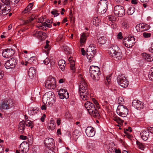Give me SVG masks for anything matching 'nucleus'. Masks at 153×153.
<instances>
[{
	"instance_id": "nucleus-7",
	"label": "nucleus",
	"mask_w": 153,
	"mask_h": 153,
	"mask_svg": "<svg viewBox=\"0 0 153 153\" xmlns=\"http://www.w3.org/2000/svg\"><path fill=\"white\" fill-rule=\"evenodd\" d=\"M87 57L90 60L96 54V50L95 45L92 44H91L87 48Z\"/></svg>"
},
{
	"instance_id": "nucleus-38",
	"label": "nucleus",
	"mask_w": 153,
	"mask_h": 153,
	"mask_svg": "<svg viewBox=\"0 0 153 153\" xmlns=\"http://www.w3.org/2000/svg\"><path fill=\"white\" fill-rule=\"evenodd\" d=\"M121 27L125 29H127L129 27V25L128 22L124 21L121 24Z\"/></svg>"
},
{
	"instance_id": "nucleus-63",
	"label": "nucleus",
	"mask_w": 153,
	"mask_h": 153,
	"mask_svg": "<svg viewBox=\"0 0 153 153\" xmlns=\"http://www.w3.org/2000/svg\"><path fill=\"white\" fill-rule=\"evenodd\" d=\"M20 138L22 140H25L27 139V137L23 135H21L20 136Z\"/></svg>"
},
{
	"instance_id": "nucleus-30",
	"label": "nucleus",
	"mask_w": 153,
	"mask_h": 153,
	"mask_svg": "<svg viewBox=\"0 0 153 153\" xmlns=\"http://www.w3.org/2000/svg\"><path fill=\"white\" fill-rule=\"evenodd\" d=\"M25 127V122L22 121L19 122L18 125V129L22 132H23Z\"/></svg>"
},
{
	"instance_id": "nucleus-22",
	"label": "nucleus",
	"mask_w": 153,
	"mask_h": 153,
	"mask_svg": "<svg viewBox=\"0 0 153 153\" xmlns=\"http://www.w3.org/2000/svg\"><path fill=\"white\" fill-rule=\"evenodd\" d=\"M85 133L87 135L88 137H93L95 134V131L93 127H88L85 129Z\"/></svg>"
},
{
	"instance_id": "nucleus-62",
	"label": "nucleus",
	"mask_w": 153,
	"mask_h": 153,
	"mask_svg": "<svg viewBox=\"0 0 153 153\" xmlns=\"http://www.w3.org/2000/svg\"><path fill=\"white\" fill-rule=\"evenodd\" d=\"M117 38L120 39H122L123 38L122 33L121 32L119 33L117 35Z\"/></svg>"
},
{
	"instance_id": "nucleus-11",
	"label": "nucleus",
	"mask_w": 153,
	"mask_h": 153,
	"mask_svg": "<svg viewBox=\"0 0 153 153\" xmlns=\"http://www.w3.org/2000/svg\"><path fill=\"white\" fill-rule=\"evenodd\" d=\"M45 85L46 88L54 89L56 85L55 79L51 77H49L45 81Z\"/></svg>"
},
{
	"instance_id": "nucleus-17",
	"label": "nucleus",
	"mask_w": 153,
	"mask_h": 153,
	"mask_svg": "<svg viewBox=\"0 0 153 153\" xmlns=\"http://www.w3.org/2000/svg\"><path fill=\"white\" fill-rule=\"evenodd\" d=\"M149 25L144 23H140L136 26V29L137 32H143L149 29Z\"/></svg>"
},
{
	"instance_id": "nucleus-3",
	"label": "nucleus",
	"mask_w": 153,
	"mask_h": 153,
	"mask_svg": "<svg viewBox=\"0 0 153 153\" xmlns=\"http://www.w3.org/2000/svg\"><path fill=\"white\" fill-rule=\"evenodd\" d=\"M108 53L111 56L117 59H120L122 56L121 52L117 45H114L109 48Z\"/></svg>"
},
{
	"instance_id": "nucleus-45",
	"label": "nucleus",
	"mask_w": 153,
	"mask_h": 153,
	"mask_svg": "<svg viewBox=\"0 0 153 153\" xmlns=\"http://www.w3.org/2000/svg\"><path fill=\"white\" fill-rule=\"evenodd\" d=\"M71 69L73 71L72 72H74L75 70V62L73 61H72L70 63Z\"/></svg>"
},
{
	"instance_id": "nucleus-26",
	"label": "nucleus",
	"mask_w": 153,
	"mask_h": 153,
	"mask_svg": "<svg viewBox=\"0 0 153 153\" xmlns=\"http://www.w3.org/2000/svg\"><path fill=\"white\" fill-rule=\"evenodd\" d=\"M28 74L30 78L32 79L36 76V71L33 67H30L28 71Z\"/></svg>"
},
{
	"instance_id": "nucleus-60",
	"label": "nucleus",
	"mask_w": 153,
	"mask_h": 153,
	"mask_svg": "<svg viewBox=\"0 0 153 153\" xmlns=\"http://www.w3.org/2000/svg\"><path fill=\"white\" fill-rule=\"evenodd\" d=\"M20 0H10V1L12 4H16L19 2Z\"/></svg>"
},
{
	"instance_id": "nucleus-34",
	"label": "nucleus",
	"mask_w": 153,
	"mask_h": 153,
	"mask_svg": "<svg viewBox=\"0 0 153 153\" xmlns=\"http://www.w3.org/2000/svg\"><path fill=\"white\" fill-rule=\"evenodd\" d=\"M9 60L11 69L14 68L17 64L16 60L13 58H12Z\"/></svg>"
},
{
	"instance_id": "nucleus-54",
	"label": "nucleus",
	"mask_w": 153,
	"mask_h": 153,
	"mask_svg": "<svg viewBox=\"0 0 153 153\" xmlns=\"http://www.w3.org/2000/svg\"><path fill=\"white\" fill-rule=\"evenodd\" d=\"M146 59L147 60V61L150 62L152 61L153 60V59L150 55L148 54L147 57H146Z\"/></svg>"
},
{
	"instance_id": "nucleus-6",
	"label": "nucleus",
	"mask_w": 153,
	"mask_h": 153,
	"mask_svg": "<svg viewBox=\"0 0 153 153\" xmlns=\"http://www.w3.org/2000/svg\"><path fill=\"white\" fill-rule=\"evenodd\" d=\"M13 105V100L11 99H8L0 103V109L1 110H8L12 107Z\"/></svg>"
},
{
	"instance_id": "nucleus-41",
	"label": "nucleus",
	"mask_w": 153,
	"mask_h": 153,
	"mask_svg": "<svg viewBox=\"0 0 153 153\" xmlns=\"http://www.w3.org/2000/svg\"><path fill=\"white\" fill-rule=\"evenodd\" d=\"M25 124L26 126L30 127L31 128H32L33 126L32 122L28 120H25Z\"/></svg>"
},
{
	"instance_id": "nucleus-56",
	"label": "nucleus",
	"mask_w": 153,
	"mask_h": 153,
	"mask_svg": "<svg viewBox=\"0 0 153 153\" xmlns=\"http://www.w3.org/2000/svg\"><path fill=\"white\" fill-rule=\"evenodd\" d=\"M44 63L46 65H47L50 62V60L48 58H46L43 61Z\"/></svg>"
},
{
	"instance_id": "nucleus-39",
	"label": "nucleus",
	"mask_w": 153,
	"mask_h": 153,
	"mask_svg": "<svg viewBox=\"0 0 153 153\" xmlns=\"http://www.w3.org/2000/svg\"><path fill=\"white\" fill-rule=\"evenodd\" d=\"M100 21L98 17H94L93 20V24L95 25H98Z\"/></svg>"
},
{
	"instance_id": "nucleus-13",
	"label": "nucleus",
	"mask_w": 153,
	"mask_h": 153,
	"mask_svg": "<svg viewBox=\"0 0 153 153\" xmlns=\"http://www.w3.org/2000/svg\"><path fill=\"white\" fill-rule=\"evenodd\" d=\"M114 13L116 16L121 17L125 14L124 7L122 5H117L114 8Z\"/></svg>"
},
{
	"instance_id": "nucleus-33",
	"label": "nucleus",
	"mask_w": 153,
	"mask_h": 153,
	"mask_svg": "<svg viewBox=\"0 0 153 153\" xmlns=\"http://www.w3.org/2000/svg\"><path fill=\"white\" fill-rule=\"evenodd\" d=\"M136 143L137 147L139 149L142 151H143L145 149L146 147V145L145 144L143 143L138 141H137Z\"/></svg>"
},
{
	"instance_id": "nucleus-40",
	"label": "nucleus",
	"mask_w": 153,
	"mask_h": 153,
	"mask_svg": "<svg viewBox=\"0 0 153 153\" xmlns=\"http://www.w3.org/2000/svg\"><path fill=\"white\" fill-rule=\"evenodd\" d=\"M135 11V9L133 7H130L128 9L127 13L128 15H131L133 14Z\"/></svg>"
},
{
	"instance_id": "nucleus-55",
	"label": "nucleus",
	"mask_w": 153,
	"mask_h": 153,
	"mask_svg": "<svg viewBox=\"0 0 153 153\" xmlns=\"http://www.w3.org/2000/svg\"><path fill=\"white\" fill-rule=\"evenodd\" d=\"M40 90L39 88H35L34 91V94H36L37 95L40 96Z\"/></svg>"
},
{
	"instance_id": "nucleus-19",
	"label": "nucleus",
	"mask_w": 153,
	"mask_h": 153,
	"mask_svg": "<svg viewBox=\"0 0 153 153\" xmlns=\"http://www.w3.org/2000/svg\"><path fill=\"white\" fill-rule=\"evenodd\" d=\"M19 149L23 153L27 152L29 150V146L27 142L24 141L21 143L19 146Z\"/></svg>"
},
{
	"instance_id": "nucleus-49",
	"label": "nucleus",
	"mask_w": 153,
	"mask_h": 153,
	"mask_svg": "<svg viewBox=\"0 0 153 153\" xmlns=\"http://www.w3.org/2000/svg\"><path fill=\"white\" fill-rule=\"evenodd\" d=\"M4 66L5 68L7 69L11 68L10 65V62L9 61V60H8L4 64Z\"/></svg>"
},
{
	"instance_id": "nucleus-48",
	"label": "nucleus",
	"mask_w": 153,
	"mask_h": 153,
	"mask_svg": "<svg viewBox=\"0 0 153 153\" xmlns=\"http://www.w3.org/2000/svg\"><path fill=\"white\" fill-rule=\"evenodd\" d=\"M143 35L144 37L148 38L151 36V34L147 32H145L143 33Z\"/></svg>"
},
{
	"instance_id": "nucleus-12",
	"label": "nucleus",
	"mask_w": 153,
	"mask_h": 153,
	"mask_svg": "<svg viewBox=\"0 0 153 153\" xmlns=\"http://www.w3.org/2000/svg\"><path fill=\"white\" fill-rule=\"evenodd\" d=\"M135 43V38L131 36L124 38L123 41V44L127 48H131Z\"/></svg>"
},
{
	"instance_id": "nucleus-27",
	"label": "nucleus",
	"mask_w": 153,
	"mask_h": 153,
	"mask_svg": "<svg viewBox=\"0 0 153 153\" xmlns=\"http://www.w3.org/2000/svg\"><path fill=\"white\" fill-rule=\"evenodd\" d=\"M85 106L88 112L92 110V109H94L95 107L94 104L89 101H87L85 103Z\"/></svg>"
},
{
	"instance_id": "nucleus-52",
	"label": "nucleus",
	"mask_w": 153,
	"mask_h": 153,
	"mask_svg": "<svg viewBox=\"0 0 153 153\" xmlns=\"http://www.w3.org/2000/svg\"><path fill=\"white\" fill-rule=\"evenodd\" d=\"M2 2L5 4V5H9L10 4V0H1Z\"/></svg>"
},
{
	"instance_id": "nucleus-21",
	"label": "nucleus",
	"mask_w": 153,
	"mask_h": 153,
	"mask_svg": "<svg viewBox=\"0 0 153 153\" xmlns=\"http://www.w3.org/2000/svg\"><path fill=\"white\" fill-rule=\"evenodd\" d=\"M10 7L9 5H4L1 7L0 9V14L5 15L8 14L10 11Z\"/></svg>"
},
{
	"instance_id": "nucleus-14",
	"label": "nucleus",
	"mask_w": 153,
	"mask_h": 153,
	"mask_svg": "<svg viewBox=\"0 0 153 153\" xmlns=\"http://www.w3.org/2000/svg\"><path fill=\"white\" fill-rule=\"evenodd\" d=\"M44 144L48 147L55 150V143L54 139L51 138H46L44 141Z\"/></svg>"
},
{
	"instance_id": "nucleus-10",
	"label": "nucleus",
	"mask_w": 153,
	"mask_h": 153,
	"mask_svg": "<svg viewBox=\"0 0 153 153\" xmlns=\"http://www.w3.org/2000/svg\"><path fill=\"white\" fill-rule=\"evenodd\" d=\"M117 81L119 85L123 88H126L128 86V82L123 74L119 75L117 78Z\"/></svg>"
},
{
	"instance_id": "nucleus-16",
	"label": "nucleus",
	"mask_w": 153,
	"mask_h": 153,
	"mask_svg": "<svg viewBox=\"0 0 153 153\" xmlns=\"http://www.w3.org/2000/svg\"><path fill=\"white\" fill-rule=\"evenodd\" d=\"M32 35L33 36L37 37L41 40H44L47 37L46 34L41 31L35 30L33 33Z\"/></svg>"
},
{
	"instance_id": "nucleus-15",
	"label": "nucleus",
	"mask_w": 153,
	"mask_h": 153,
	"mask_svg": "<svg viewBox=\"0 0 153 153\" xmlns=\"http://www.w3.org/2000/svg\"><path fill=\"white\" fill-rule=\"evenodd\" d=\"M15 53L14 51L11 48H7L3 50L2 55L4 58H10Z\"/></svg>"
},
{
	"instance_id": "nucleus-20",
	"label": "nucleus",
	"mask_w": 153,
	"mask_h": 153,
	"mask_svg": "<svg viewBox=\"0 0 153 153\" xmlns=\"http://www.w3.org/2000/svg\"><path fill=\"white\" fill-rule=\"evenodd\" d=\"M132 106L138 110H140L144 107V103L138 100H134L132 102Z\"/></svg>"
},
{
	"instance_id": "nucleus-50",
	"label": "nucleus",
	"mask_w": 153,
	"mask_h": 153,
	"mask_svg": "<svg viewBox=\"0 0 153 153\" xmlns=\"http://www.w3.org/2000/svg\"><path fill=\"white\" fill-rule=\"evenodd\" d=\"M51 13L54 15V16H58L59 13H58V11L56 10H54L51 12Z\"/></svg>"
},
{
	"instance_id": "nucleus-42",
	"label": "nucleus",
	"mask_w": 153,
	"mask_h": 153,
	"mask_svg": "<svg viewBox=\"0 0 153 153\" xmlns=\"http://www.w3.org/2000/svg\"><path fill=\"white\" fill-rule=\"evenodd\" d=\"M148 77L149 80L153 81V67L150 69Z\"/></svg>"
},
{
	"instance_id": "nucleus-61",
	"label": "nucleus",
	"mask_w": 153,
	"mask_h": 153,
	"mask_svg": "<svg viewBox=\"0 0 153 153\" xmlns=\"http://www.w3.org/2000/svg\"><path fill=\"white\" fill-rule=\"evenodd\" d=\"M4 76V72L1 69H0V80Z\"/></svg>"
},
{
	"instance_id": "nucleus-47",
	"label": "nucleus",
	"mask_w": 153,
	"mask_h": 153,
	"mask_svg": "<svg viewBox=\"0 0 153 153\" xmlns=\"http://www.w3.org/2000/svg\"><path fill=\"white\" fill-rule=\"evenodd\" d=\"M115 148L113 146H110L107 150V152L108 153H114Z\"/></svg>"
},
{
	"instance_id": "nucleus-58",
	"label": "nucleus",
	"mask_w": 153,
	"mask_h": 153,
	"mask_svg": "<svg viewBox=\"0 0 153 153\" xmlns=\"http://www.w3.org/2000/svg\"><path fill=\"white\" fill-rule=\"evenodd\" d=\"M31 10L30 8H29L27 7L25 9V10L23 11V13L24 14L26 13L27 12H30Z\"/></svg>"
},
{
	"instance_id": "nucleus-37",
	"label": "nucleus",
	"mask_w": 153,
	"mask_h": 153,
	"mask_svg": "<svg viewBox=\"0 0 153 153\" xmlns=\"http://www.w3.org/2000/svg\"><path fill=\"white\" fill-rule=\"evenodd\" d=\"M22 53L26 61L28 60V58L31 56V54L30 53H28L26 50L23 51H22Z\"/></svg>"
},
{
	"instance_id": "nucleus-31",
	"label": "nucleus",
	"mask_w": 153,
	"mask_h": 153,
	"mask_svg": "<svg viewBox=\"0 0 153 153\" xmlns=\"http://www.w3.org/2000/svg\"><path fill=\"white\" fill-rule=\"evenodd\" d=\"M89 113L94 117H99L100 114L98 112V111L95 108H94V109H92V110L90 111Z\"/></svg>"
},
{
	"instance_id": "nucleus-1",
	"label": "nucleus",
	"mask_w": 153,
	"mask_h": 153,
	"mask_svg": "<svg viewBox=\"0 0 153 153\" xmlns=\"http://www.w3.org/2000/svg\"><path fill=\"white\" fill-rule=\"evenodd\" d=\"M80 96L83 100H88L89 98V88L86 82L84 80L82 81L79 85Z\"/></svg>"
},
{
	"instance_id": "nucleus-8",
	"label": "nucleus",
	"mask_w": 153,
	"mask_h": 153,
	"mask_svg": "<svg viewBox=\"0 0 153 153\" xmlns=\"http://www.w3.org/2000/svg\"><path fill=\"white\" fill-rule=\"evenodd\" d=\"M128 110L127 107L122 105H119L117 109V114L123 117H126L128 113Z\"/></svg>"
},
{
	"instance_id": "nucleus-2",
	"label": "nucleus",
	"mask_w": 153,
	"mask_h": 153,
	"mask_svg": "<svg viewBox=\"0 0 153 153\" xmlns=\"http://www.w3.org/2000/svg\"><path fill=\"white\" fill-rule=\"evenodd\" d=\"M42 101L44 104H46L49 107L53 106L55 101L54 93L52 91L45 93L43 96Z\"/></svg>"
},
{
	"instance_id": "nucleus-4",
	"label": "nucleus",
	"mask_w": 153,
	"mask_h": 153,
	"mask_svg": "<svg viewBox=\"0 0 153 153\" xmlns=\"http://www.w3.org/2000/svg\"><path fill=\"white\" fill-rule=\"evenodd\" d=\"M91 76L95 81H97L99 79L100 75V68L97 66H91L89 69Z\"/></svg>"
},
{
	"instance_id": "nucleus-18",
	"label": "nucleus",
	"mask_w": 153,
	"mask_h": 153,
	"mask_svg": "<svg viewBox=\"0 0 153 153\" xmlns=\"http://www.w3.org/2000/svg\"><path fill=\"white\" fill-rule=\"evenodd\" d=\"M58 95L61 99H67L69 97V93L65 88H61L59 91Z\"/></svg>"
},
{
	"instance_id": "nucleus-53",
	"label": "nucleus",
	"mask_w": 153,
	"mask_h": 153,
	"mask_svg": "<svg viewBox=\"0 0 153 153\" xmlns=\"http://www.w3.org/2000/svg\"><path fill=\"white\" fill-rule=\"evenodd\" d=\"M132 131V129L130 127H129L127 128L126 129V130H125L124 132L126 134H128V133L127 132H131Z\"/></svg>"
},
{
	"instance_id": "nucleus-25",
	"label": "nucleus",
	"mask_w": 153,
	"mask_h": 153,
	"mask_svg": "<svg viewBox=\"0 0 153 153\" xmlns=\"http://www.w3.org/2000/svg\"><path fill=\"white\" fill-rule=\"evenodd\" d=\"M141 137L144 140H147L149 136V133L147 130H143L140 133Z\"/></svg>"
},
{
	"instance_id": "nucleus-9",
	"label": "nucleus",
	"mask_w": 153,
	"mask_h": 153,
	"mask_svg": "<svg viewBox=\"0 0 153 153\" xmlns=\"http://www.w3.org/2000/svg\"><path fill=\"white\" fill-rule=\"evenodd\" d=\"M117 81L119 85L123 88H126L128 86V82L123 74L119 75L117 78Z\"/></svg>"
},
{
	"instance_id": "nucleus-43",
	"label": "nucleus",
	"mask_w": 153,
	"mask_h": 153,
	"mask_svg": "<svg viewBox=\"0 0 153 153\" xmlns=\"http://www.w3.org/2000/svg\"><path fill=\"white\" fill-rule=\"evenodd\" d=\"M81 134L80 131L78 129H75L73 132L74 137H77V138Z\"/></svg>"
},
{
	"instance_id": "nucleus-5",
	"label": "nucleus",
	"mask_w": 153,
	"mask_h": 153,
	"mask_svg": "<svg viewBox=\"0 0 153 153\" xmlns=\"http://www.w3.org/2000/svg\"><path fill=\"white\" fill-rule=\"evenodd\" d=\"M108 5V1L107 0H100L97 6V12L101 14H104L106 11Z\"/></svg>"
},
{
	"instance_id": "nucleus-59",
	"label": "nucleus",
	"mask_w": 153,
	"mask_h": 153,
	"mask_svg": "<svg viewBox=\"0 0 153 153\" xmlns=\"http://www.w3.org/2000/svg\"><path fill=\"white\" fill-rule=\"evenodd\" d=\"M147 131H148L149 133H150L152 134H153V127H149L148 128Z\"/></svg>"
},
{
	"instance_id": "nucleus-24",
	"label": "nucleus",
	"mask_w": 153,
	"mask_h": 153,
	"mask_svg": "<svg viewBox=\"0 0 153 153\" xmlns=\"http://www.w3.org/2000/svg\"><path fill=\"white\" fill-rule=\"evenodd\" d=\"M36 27L40 29L43 30H46V27L50 28L51 27V25L50 24L44 22L42 23L38 24L36 25Z\"/></svg>"
},
{
	"instance_id": "nucleus-28",
	"label": "nucleus",
	"mask_w": 153,
	"mask_h": 153,
	"mask_svg": "<svg viewBox=\"0 0 153 153\" xmlns=\"http://www.w3.org/2000/svg\"><path fill=\"white\" fill-rule=\"evenodd\" d=\"M112 119L118 124V125H117V126H121L123 125L124 122L123 120L121 119L119 117L117 116H113Z\"/></svg>"
},
{
	"instance_id": "nucleus-23",
	"label": "nucleus",
	"mask_w": 153,
	"mask_h": 153,
	"mask_svg": "<svg viewBox=\"0 0 153 153\" xmlns=\"http://www.w3.org/2000/svg\"><path fill=\"white\" fill-rule=\"evenodd\" d=\"M88 33H82L80 34V43L81 47L85 43L87 38L88 36Z\"/></svg>"
},
{
	"instance_id": "nucleus-35",
	"label": "nucleus",
	"mask_w": 153,
	"mask_h": 153,
	"mask_svg": "<svg viewBox=\"0 0 153 153\" xmlns=\"http://www.w3.org/2000/svg\"><path fill=\"white\" fill-rule=\"evenodd\" d=\"M98 42L100 44L104 45L107 41L105 37L104 36L100 37L97 39Z\"/></svg>"
},
{
	"instance_id": "nucleus-57",
	"label": "nucleus",
	"mask_w": 153,
	"mask_h": 153,
	"mask_svg": "<svg viewBox=\"0 0 153 153\" xmlns=\"http://www.w3.org/2000/svg\"><path fill=\"white\" fill-rule=\"evenodd\" d=\"M118 102L119 103H123L124 102L123 99L122 97H119L118 98Z\"/></svg>"
},
{
	"instance_id": "nucleus-32",
	"label": "nucleus",
	"mask_w": 153,
	"mask_h": 153,
	"mask_svg": "<svg viewBox=\"0 0 153 153\" xmlns=\"http://www.w3.org/2000/svg\"><path fill=\"white\" fill-rule=\"evenodd\" d=\"M58 65L61 69L63 71L66 65L65 61L63 59L59 60L58 62Z\"/></svg>"
},
{
	"instance_id": "nucleus-29",
	"label": "nucleus",
	"mask_w": 153,
	"mask_h": 153,
	"mask_svg": "<svg viewBox=\"0 0 153 153\" xmlns=\"http://www.w3.org/2000/svg\"><path fill=\"white\" fill-rule=\"evenodd\" d=\"M37 60V58L35 56H32L30 57L29 59L27 60V61H26L25 65H27L28 63L30 64H35Z\"/></svg>"
},
{
	"instance_id": "nucleus-51",
	"label": "nucleus",
	"mask_w": 153,
	"mask_h": 153,
	"mask_svg": "<svg viewBox=\"0 0 153 153\" xmlns=\"http://www.w3.org/2000/svg\"><path fill=\"white\" fill-rule=\"evenodd\" d=\"M92 100L94 104L97 107L99 108V104L97 101L94 98H92Z\"/></svg>"
},
{
	"instance_id": "nucleus-46",
	"label": "nucleus",
	"mask_w": 153,
	"mask_h": 153,
	"mask_svg": "<svg viewBox=\"0 0 153 153\" xmlns=\"http://www.w3.org/2000/svg\"><path fill=\"white\" fill-rule=\"evenodd\" d=\"M63 49L68 54H70L71 53V51L68 47L66 45L63 46Z\"/></svg>"
},
{
	"instance_id": "nucleus-36",
	"label": "nucleus",
	"mask_w": 153,
	"mask_h": 153,
	"mask_svg": "<svg viewBox=\"0 0 153 153\" xmlns=\"http://www.w3.org/2000/svg\"><path fill=\"white\" fill-rule=\"evenodd\" d=\"M54 121L53 120H51L48 124V129L53 130L55 128V125L54 124Z\"/></svg>"
},
{
	"instance_id": "nucleus-64",
	"label": "nucleus",
	"mask_w": 153,
	"mask_h": 153,
	"mask_svg": "<svg viewBox=\"0 0 153 153\" xmlns=\"http://www.w3.org/2000/svg\"><path fill=\"white\" fill-rule=\"evenodd\" d=\"M46 117V115L44 114L41 118V120L42 122H43L44 121Z\"/></svg>"
},
{
	"instance_id": "nucleus-44",
	"label": "nucleus",
	"mask_w": 153,
	"mask_h": 153,
	"mask_svg": "<svg viewBox=\"0 0 153 153\" xmlns=\"http://www.w3.org/2000/svg\"><path fill=\"white\" fill-rule=\"evenodd\" d=\"M38 111V110L35 108H31V109L29 111V113L30 115H34L36 114Z\"/></svg>"
}]
</instances>
